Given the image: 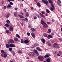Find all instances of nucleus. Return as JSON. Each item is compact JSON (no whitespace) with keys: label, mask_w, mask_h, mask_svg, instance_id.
<instances>
[{"label":"nucleus","mask_w":62,"mask_h":62,"mask_svg":"<svg viewBox=\"0 0 62 62\" xmlns=\"http://www.w3.org/2000/svg\"><path fill=\"white\" fill-rule=\"evenodd\" d=\"M48 1L49 2V3L51 4V7L50 8V9L51 10L53 11L54 9H55V8L54 5V4H53V1L52 0H48Z\"/></svg>","instance_id":"f257e3e1"},{"label":"nucleus","mask_w":62,"mask_h":62,"mask_svg":"<svg viewBox=\"0 0 62 62\" xmlns=\"http://www.w3.org/2000/svg\"><path fill=\"white\" fill-rule=\"evenodd\" d=\"M41 24L43 25V26L44 28H48V25L46 24V23H45V22L43 21L42 19H41Z\"/></svg>","instance_id":"f03ea898"},{"label":"nucleus","mask_w":62,"mask_h":62,"mask_svg":"<svg viewBox=\"0 0 62 62\" xmlns=\"http://www.w3.org/2000/svg\"><path fill=\"white\" fill-rule=\"evenodd\" d=\"M6 47L7 49H8L9 47H16L15 45L13 44H10L9 45L8 44H7L6 45Z\"/></svg>","instance_id":"7ed1b4c3"},{"label":"nucleus","mask_w":62,"mask_h":62,"mask_svg":"<svg viewBox=\"0 0 62 62\" xmlns=\"http://www.w3.org/2000/svg\"><path fill=\"white\" fill-rule=\"evenodd\" d=\"M44 56H39L38 57V59H39L40 61H43L44 59Z\"/></svg>","instance_id":"20e7f679"},{"label":"nucleus","mask_w":62,"mask_h":62,"mask_svg":"<svg viewBox=\"0 0 62 62\" xmlns=\"http://www.w3.org/2000/svg\"><path fill=\"white\" fill-rule=\"evenodd\" d=\"M53 46L54 47H55L56 49H59V48L58 45L56 43H54L53 44Z\"/></svg>","instance_id":"39448f33"},{"label":"nucleus","mask_w":62,"mask_h":62,"mask_svg":"<svg viewBox=\"0 0 62 62\" xmlns=\"http://www.w3.org/2000/svg\"><path fill=\"white\" fill-rule=\"evenodd\" d=\"M41 2L43 3H44L47 6L48 4V1L47 0H42Z\"/></svg>","instance_id":"423d86ee"},{"label":"nucleus","mask_w":62,"mask_h":62,"mask_svg":"<svg viewBox=\"0 0 62 62\" xmlns=\"http://www.w3.org/2000/svg\"><path fill=\"white\" fill-rule=\"evenodd\" d=\"M46 55H45L44 56V57L45 58H46L47 57H50L51 56V55L50 54V53H46Z\"/></svg>","instance_id":"0eeeda50"},{"label":"nucleus","mask_w":62,"mask_h":62,"mask_svg":"<svg viewBox=\"0 0 62 62\" xmlns=\"http://www.w3.org/2000/svg\"><path fill=\"white\" fill-rule=\"evenodd\" d=\"M14 43V41L12 39H10L9 40V42H8V44H9V43Z\"/></svg>","instance_id":"6e6552de"},{"label":"nucleus","mask_w":62,"mask_h":62,"mask_svg":"<svg viewBox=\"0 0 62 62\" xmlns=\"http://www.w3.org/2000/svg\"><path fill=\"white\" fill-rule=\"evenodd\" d=\"M9 30L10 31H13V27L12 26H10L8 28Z\"/></svg>","instance_id":"1a4fd4ad"},{"label":"nucleus","mask_w":62,"mask_h":62,"mask_svg":"<svg viewBox=\"0 0 62 62\" xmlns=\"http://www.w3.org/2000/svg\"><path fill=\"white\" fill-rule=\"evenodd\" d=\"M39 14L41 17L42 18H45V16L44 15L41 14V13H39Z\"/></svg>","instance_id":"9d476101"},{"label":"nucleus","mask_w":62,"mask_h":62,"mask_svg":"<svg viewBox=\"0 0 62 62\" xmlns=\"http://www.w3.org/2000/svg\"><path fill=\"white\" fill-rule=\"evenodd\" d=\"M30 53L31 54L32 57H35V53L33 52H31Z\"/></svg>","instance_id":"9b49d317"},{"label":"nucleus","mask_w":62,"mask_h":62,"mask_svg":"<svg viewBox=\"0 0 62 62\" xmlns=\"http://www.w3.org/2000/svg\"><path fill=\"white\" fill-rule=\"evenodd\" d=\"M41 41L43 43V44H45V39L43 38H42L41 39Z\"/></svg>","instance_id":"f8f14e48"},{"label":"nucleus","mask_w":62,"mask_h":62,"mask_svg":"<svg viewBox=\"0 0 62 62\" xmlns=\"http://www.w3.org/2000/svg\"><path fill=\"white\" fill-rule=\"evenodd\" d=\"M36 49L37 51H41L42 50L40 49V48L39 47H37L36 48Z\"/></svg>","instance_id":"ddd939ff"},{"label":"nucleus","mask_w":62,"mask_h":62,"mask_svg":"<svg viewBox=\"0 0 62 62\" xmlns=\"http://www.w3.org/2000/svg\"><path fill=\"white\" fill-rule=\"evenodd\" d=\"M29 41H28V39H26L24 41V42L25 43V44H27V43H29Z\"/></svg>","instance_id":"4468645a"},{"label":"nucleus","mask_w":62,"mask_h":62,"mask_svg":"<svg viewBox=\"0 0 62 62\" xmlns=\"http://www.w3.org/2000/svg\"><path fill=\"white\" fill-rule=\"evenodd\" d=\"M31 35L32 37L33 38H35V37H36V36L35 35V34H34L33 33H31Z\"/></svg>","instance_id":"2eb2a0df"},{"label":"nucleus","mask_w":62,"mask_h":62,"mask_svg":"<svg viewBox=\"0 0 62 62\" xmlns=\"http://www.w3.org/2000/svg\"><path fill=\"white\" fill-rule=\"evenodd\" d=\"M18 16L20 18H24V17H23V16L22 15H19V14H18Z\"/></svg>","instance_id":"dca6fc26"},{"label":"nucleus","mask_w":62,"mask_h":62,"mask_svg":"<svg viewBox=\"0 0 62 62\" xmlns=\"http://www.w3.org/2000/svg\"><path fill=\"white\" fill-rule=\"evenodd\" d=\"M53 38V36L50 35H48L47 37V38L48 39H49L50 38Z\"/></svg>","instance_id":"f3484780"},{"label":"nucleus","mask_w":62,"mask_h":62,"mask_svg":"<svg viewBox=\"0 0 62 62\" xmlns=\"http://www.w3.org/2000/svg\"><path fill=\"white\" fill-rule=\"evenodd\" d=\"M14 40L16 42H17L18 41V38L16 37H15L14 38Z\"/></svg>","instance_id":"a211bd4d"},{"label":"nucleus","mask_w":62,"mask_h":62,"mask_svg":"<svg viewBox=\"0 0 62 62\" xmlns=\"http://www.w3.org/2000/svg\"><path fill=\"white\" fill-rule=\"evenodd\" d=\"M31 30L32 31V32H33L34 31H36V30L35 29L33 28H32L31 29Z\"/></svg>","instance_id":"6ab92c4d"},{"label":"nucleus","mask_w":62,"mask_h":62,"mask_svg":"<svg viewBox=\"0 0 62 62\" xmlns=\"http://www.w3.org/2000/svg\"><path fill=\"white\" fill-rule=\"evenodd\" d=\"M48 31L47 32V33L49 34H50L51 33V30L50 29H49L48 30Z\"/></svg>","instance_id":"aec40b11"},{"label":"nucleus","mask_w":62,"mask_h":62,"mask_svg":"<svg viewBox=\"0 0 62 62\" xmlns=\"http://www.w3.org/2000/svg\"><path fill=\"white\" fill-rule=\"evenodd\" d=\"M16 37L18 38H19V39H21V37H20V36L19 34H16Z\"/></svg>","instance_id":"412c9836"},{"label":"nucleus","mask_w":62,"mask_h":62,"mask_svg":"<svg viewBox=\"0 0 62 62\" xmlns=\"http://www.w3.org/2000/svg\"><path fill=\"white\" fill-rule=\"evenodd\" d=\"M34 53H35V54H38V51H37V50L34 49Z\"/></svg>","instance_id":"4be33fe9"},{"label":"nucleus","mask_w":62,"mask_h":62,"mask_svg":"<svg viewBox=\"0 0 62 62\" xmlns=\"http://www.w3.org/2000/svg\"><path fill=\"white\" fill-rule=\"evenodd\" d=\"M10 16V14L9 13L6 15V17L7 18H8V17H9Z\"/></svg>","instance_id":"5701e85b"},{"label":"nucleus","mask_w":62,"mask_h":62,"mask_svg":"<svg viewBox=\"0 0 62 62\" xmlns=\"http://www.w3.org/2000/svg\"><path fill=\"white\" fill-rule=\"evenodd\" d=\"M46 61L47 62H50V61H51V59L48 58L46 59Z\"/></svg>","instance_id":"b1692460"},{"label":"nucleus","mask_w":62,"mask_h":62,"mask_svg":"<svg viewBox=\"0 0 62 62\" xmlns=\"http://www.w3.org/2000/svg\"><path fill=\"white\" fill-rule=\"evenodd\" d=\"M47 45H48L49 46H51V44L49 42H47Z\"/></svg>","instance_id":"393cba45"},{"label":"nucleus","mask_w":62,"mask_h":62,"mask_svg":"<svg viewBox=\"0 0 62 62\" xmlns=\"http://www.w3.org/2000/svg\"><path fill=\"white\" fill-rule=\"evenodd\" d=\"M43 35L44 37H46V38H47H47H48V37H47V35L45 33L43 34Z\"/></svg>","instance_id":"a878e982"},{"label":"nucleus","mask_w":62,"mask_h":62,"mask_svg":"<svg viewBox=\"0 0 62 62\" xmlns=\"http://www.w3.org/2000/svg\"><path fill=\"white\" fill-rule=\"evenodd\" d=\"M37 6L39 7H40L41 6V5H40V4L39 2H38L37 3Z\"/></svg>","instance_id":"bb28decb"},{"label":"nucleus","mask_w":62,"mask_h":62,"mask_svg":"<svg viewBox=\"0 0 62 62\" xmlns=\"http://www.w3.org/2000/svg\"><path fill=\"white\" fill-rule=\"evenodd\" d=\"M6 22L7 23H8V24H9L10 23V21L8 20L6 21Z\"/></svg>","instance_id":"cd10ccee"},{"label":"nucleus","mask_w":62,"mask_h":62,"mask_svg":"<svg viewBox=\"0 0 62 62\" xmlns=\"http://www.w3.org/2000/svg\"><path fill=\"white\" fill-rule=\"evenodd\" d=\"M5 25L6 27H9L10 26V25L7 23Z\"/></svg>","instance_id":"c85d7f7f"},{"label":"nucleus","mask_w":62,"mask_h":62,"mask_svg":"<svg viewBox=\"0 0 62 62\" xmlns=\"http://www.w3.org/2000/svg\"><path fill=\"white\" fill-rule=\"evenodd\" d=\"M24 21H25V22H28V19H27L26 18H25V19H24Z\"/></svg>","instance_id":"c756f323"},{"label":"nucleus","mask_w":62,"mask_h":62,"mask_svg":"<svg viewBox=\"0 0 62 62\" xmlns=\"http://www.w3.org/2000/svg\"><path fill=\"white\" fill-rule=\"evenodd\" d=\"M4 58H6L7 57V54H4Z\"/></svg>","instance_id":"7c9ffc66"},{"label":"nucleus","mask_w":62,"mask_h":62,"mask_svg":"<svg viewBox=\"0 0 62 62\" xmlns=\"http://www.w3.org/2000/svg\"><path fill=\"white\" fill-rule=\"evenodd\" d=\"M5 32L7 33L8 34V33H9V31L8 30H7Z\"/></svg>","instance_id":"2f4dec72"},{"label":"nucleus","mask_w":62,"mask_h":62,"mask_svg":"<svg viewBox=\"0 0 62 62\" xmlns=\"http://www.w3.org/2000/svg\"><path fill=\"white\" fill-rule=\"evenodd\" d=\"M14 16L15 17H16L17 16V13L16 12H15L14 13Z\"/></svg>","instance_id":"473e14b6"},{"label":"nucleus","mask_w":62,"mask_h":62,"mask_svg":"<svg viewBox=\"0 0 62 62\" xmlns=\"http://www.w3.org/2000/svg\"><path fill=\"white\" fill-rule=\"evenodd\" d=\"M21 43H23V39H21Z\"/></svg>","instance_id":"72a5a7b5"},{"label":"nucleus","mask_w":62,"mask_h":62,"mask_svg":"<svg viewBox=\"0 0 62 62\" xmlns=\"http://www.w3.org/2000/svg\"><path fill=\"white\" fill-rule=\"evenodd\" d=\"M26 15L27 17H29V15L28 13V12H26Z\"/></svg>","instance_id":"f704fd0d"},{"label":"nucleus","mask_w":62,"mask_h":62,"mask_svg":"<svg viewBox=\"0 0 62 62\" xmlns=\"http://www.w3.org/2000/svg\"><path fill=\"white\" fill-rule=\"evenodd\" d=\"M7 7L8 8H11L12 6H11L10 4H8L7 6Z\"/></svg>","instance_id":"c9c22d12"},{"label":"nucleus","mask_w":62,"mask_h":62,"mask_svg":"<svg viewBox=\"0 0 62 62\" xmlns=\"http://www.w3.org/2000/svg\"><path fill=\"white\" fill-rule=\"evenodd\" d=\"M46 11L47 13H49L50 12V11L48 9H46Z\"/></svg>","instance_id":"e433bc0d"},{"label":"nucleus","mask_w":62,"mask_h":62,"mask_svg":"<svg viewBox=\"0 0 62 62\" xmlns=\"http://www.w3.org/2000/svg\"><path fill=\"white\" fill-rule=\"evenodd\" d=\"M11 53H12L13 55H15V52H14V51H11Z\"/></svg>","instance_id":"4c0bfd02"},{"label":"nucleus","mask_w":62,"mask_h":62,"mask_svg":"<svg viewBox=\"0 0 62 62\" xmlns=\"http://www.w3.org/2000/svg\"><path fill=\"white\" fill-rule=\"evenodd\" d=\"M1 52L2 54H5V51H4L3 50H1Z\"/></svg>","instance_id":"58836bf2"},{"label":"nucleus","mask_w":62,"mask_h":62,"mask_svg":"<svg viewBox=\"0 0 62 62\" xmlns=\"http://www.w3.org/2000/svg\"><path fill=\"white\" fill-rule=\"evenodd\" d=\"M57 3L58 5H59V6H60V7H61V4L60 3H59L58 2H57Z\"/></svg>","instance_id":"ea45409f"},{"label":"nucleus","mask_w":62,"mask_h":62,"mask_svg":"<svg viewBox=\"0 0 62 62\" xmlns=\"http://www.w3.org/2000/svg\"><path fill=\"white\" fill-rule=\"evenodd\" d=\"M7 1H9V2H13V1H14V0H7Z\"/></svg>","instance_id":"a19ab883"},{"label":"nucleus","mask_w":62,"mask_h":62,"mask_svg":"<svg viewBox=\"0 0 62 62\" xmlns=\"http://www.w3.org/2000/svg\"><path fill=\"white\" fill-rule=\"evenodd\" d=\"M8 50L9 51H12V48L10 47L9 49Z\"/></svg>","instance_id":"79ce46f5"},{"label":"nucleus","mask_w":62,"mask_h":62,"mask_svg":"<svg viewBox=\"0 0 62 62\" xmlns=\"http://www.w3.org/2000/svg\"><path fill=\"white\" fill-rule=\"evenodd\" d=\"M27 36H29L30 35V33L29 32H27Z\"/></svg>","instance_id":"37998d69"},{"label":"nucleus","mask_w":62,"mask_h":62,"mask_svg":"<svg viewBox=\"0 0 62 62\" xmlns=\"http://www.w3.org/2000/svg\"><path fill=\"white\" fill-rule=\"evenodd\" d=\"M28 55L30 57H32V55L30 53H29Z\"/></svg>","instance_id":"c03bdc74"},{"label":"nucleus","mask_w":62,"mask_h":62,"mask_svg":"<svg viewBox=\"0 0 62 62\" xmlns=\"http://www.w3.org/2000/svg\"><path fill=\"white\" fill-rule=\"evenodd\" d=\"M17 52L18 53H21L22 52L21 51V50H18L17 51Z\"/></svg>","instance_id":"a18cd8bd"},{"label":"nucleus","mask_w":62,"mask_h":62,"mask_svg":"<svg viewBox=\"0 0 62 62\" xmlns=\"http://www.w3.org/2000/svg\"><path fill=\"white\" fill-rule=\"evenodd\" d=\"M34 47H36V46H38V44H34Z\"/></svg>","instance_id":"49530a36"},{"label":"nucleus","mask_w":62,"mask_h":62,"mask_svg":"<svg viewBox=\"0 0 62 62\" xmlns=\"http://www.w3.org/2000/svg\"><path fill=\"white\" fill-rule=\"evenodd\" d=\"M41 13H42V14H45V12L43 11L41 12Z\"/></svg>","instance_id":"de8ad7c7"},{"label":"nucleus","mask_w":62,"mask_h":62,"mask_svg":"<svg viewBox=\"0 0 62 62\" xmlns=\"http://www.w3.org/2000/svg\"><path fill=\"white\" fill-rule=\"evenodd\" d=\"M3 9H6V8H7V7H6V6H4L3 7Z\"/></svg>","instance_id":"09e8293b"},{"label":"nucleus","mask_w":62,"mask_h":62,"mask_svg":"<svg viewBox=\"0 0 62 62\" xmlns=\"http://www.w3.org/2000/svg\"><path fill=\"white\" fill-rule=\"evenodd\" d=\"M9 4L11 5H13V3L12 2H10Z\"/></svg>","instance_id":"8fccbe9b"},{"label":"nucleus","mask_w":62,"mask_h":62,"mask_svg":"<svg viewBox=\"0 0 62 62\" xmlns=\"http://www.w3.org/2000/svg\"><path fill=\"white\" fill-rule=\"evenodd\" d=\"M29 28L30 29L31 28V26H30V25H29L28 26Z\"/></svg>","instance_id":"3c124183"},{"label":"nucleus","mask_w":62,"mask_h":62,"mask_svg":"<svg viewBox=\"0 0 62 62\" xmlns=\"http://www.w3.org/2000/svg\"><path fill=\"white\" fill-rule=\"evenodd\" d=\"M1 55L2 57H4V54H1Z\"/></svg>","instance_id":"603ef678"},{"label":"nucleus","mask_w":62,"mask_h":62,"mask_svg":"<svg viewBox=\"0 0 62 62\" xmlns=\"http://www.w3.org/2000/svg\"><path fill=\"white\" fill-rule=\"evenodd\" d=\"M58 2H59V3H61V1L60 0H58Z\"/></svg>","instance_id":"864d4df0"},{"label":"nucleus","mask_w":62,"mask_h":62,"mask_svg":"<svg viewBox=\"0 0 62 62\" xmlns=\"http://www.w3.org/2000/svg\"><path fill=\"white\" fill-rule=\"evenodd\" d=\"M37 19V17L36 16H35L34 18V20H36V19Z\"/></svg>","instance_id":"5fc2aeb1"},{"label":"nucleus","mask_w":62,"mask_h":62,"mask_svg":"<svg viewBox=\"0 0 62 62\" xmlns=\"http://www.w3.org/2000/svg\"><path fill=\"white\" fill-rule=\"evenodd\" d=\"M15 10H18V8H15Z\"/></svg>","instance_id":"6e6d98bb"},{"label":"nucleus","mask_w":62,"mask_h":62,"mask_svg":"<svg viewBox=\"0 0 62 62\" xmlns=\"http://www.w3.org/2000/svg\"><path fill=\"white\" fill-rule=\"evenodd\" d=\"M23 10L24 12H26V9H23Z\"/></svg>","instance_id":"4d7b16f0"},{"label":"nucleus","mask_w":62,"mask_h":62,"mask_svg":"<svg viewBox=\"0 0 62 62\" xmlns=\"http://www.w3.org/2000/svg\"><path fill=\"white\" fill-rule=\"evenodd\" d=\"M36 16H37V17H39V14H36Z\"/></svg>","instance_id":"13d9d810"},{"label":"nucleus","mask_w":62,"mask_h":62,"mask_svg":"<svg viewBox=\"0 0 62 62\" xmlns=\"http://www.w3.org/2000/svg\"><path fill=\"white\" fill-rule=\"evenodd\" d=\"M59 40H60L61 41H62V39L59 38Z\"/></svg>","instance_id":"bf43d9fd"},{"label":"nucleus","mask_w":62,"mask_h":62,"mask_svg":"<svg viewBox=\"0 0 62 62\" xmlns=\"http://www.w3.org/2000/svg\"><path fill=\"white\" fill-rule=\"evenodd\" d=\"M16 21H19V19L16 18Z\"/></svg>","instance_id":"052dcab7"},{"label":"nucleus","mask_w":62,"mask_h":62,"mask_svg":"<svg viewBox=\"0 0 62 62\" xmlns=\"http://www.w3.org/2000/svg\"><path fill=\"white\" fill-rule=\"evenodd\" d=\"M59 53L60 54H62V52L61 51H59Z\"/></svg>","instance_id":"680f3d73"},{"label":"nucleus","mask_w":62,"mask_h":62,"mask_svg":"<svg viewBox=\"0 0 62 62\" xmlns=\"http://www.w3.org/2000/svg\"><path fill=\"white\" fill-rule=\"evenodd\" d=\"M47 24H49L50 23V22H48L47 23Z\"/></svg>","instance_id":"e2e57ef3"},{"label":"nucleus","mask_w":62,"mask_h":62,"mask_svg":"<svg viewBox=\"0 0 62 62\" xmlns=\"http://www.w3.org/2000/svg\"><path fill=\"white\" fill-rule=\"evenodd\" d=\"M31 8V10H33V9H34V8L32 7V8Z\"/></svg>","instance_id":"0e129e2a"},{"label":"nucleus","mask_w":62,"mask_h":62,"mask_svg":"<svg viewBox=\"0 0 62 62\" xmlns=\"http://www.w3.org/2000/svg\"><path fill=\"white\" fill-rule=\"evenodd\" d=\"M4 4V1H2V5H3Z\"/></svg>","instance_id":"69168bd1"},{"label":"nucleus","mask_w":62,"mask_h":62,"mask_svg":"<svg viewBox=\"0 0 62 62\" xmlns=\"http://www.w3.org/2000/svg\"><path fill=\"white\" fill-rule=\"evenodd\" d=\"M52 22H54V19H52Z\"/></svg>","instance_id":"338daca9"},{"label":"nucleus","mask_w":62,"mask_h":62,"mask_svg":"<svg viewBox=\"0 0 62 62\" xmlns=\"http://www.w3.org/2000/svg\"><path fill=\"white\" fill-rule=\"evenodd\" d=\"M62 28H61V31L62 32V25H61Z\"/></svg>","instance_id":"774afa93"}]
</instances>
